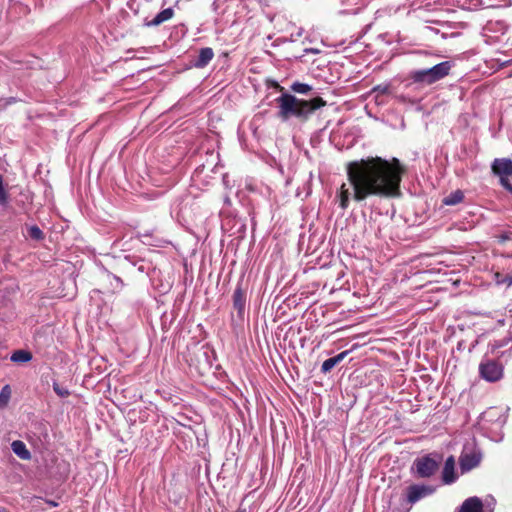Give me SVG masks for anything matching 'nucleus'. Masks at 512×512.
I'll return each mask as SVG.
<instances>
[{"instance_id":"f257e3e1","label":"nucleus","mask_w":512,"mask_h":512,"mask_svg":"<svg viewBox=\"0 0 512 512\" xmlns=\"http://www.w3.org/2000/svg\"><path fill=\"white\" fill-rule=\"evenodd\" d=\"M406 173V166L395 157L387 160L379 156H370L348 162V185L343 183L337 192L339 207L346 210L351 199L359 203L369 197H399L402 178Z\"/></svg>"},{"instance_id":"f03ea898","label":"nucleus","mask_w":512,"mask_h":512,"mask_svg":"<svg viewBox=\"0 0 512 512\" xmlns=\"http://www.w3.org/2000/svg\"><path fill=\"white\" fill-rule=\"evenodd\" d=\"M275 100L278 104L277 116L282 121H287L294 117L301 122H305L309 119L312 113L327 104L321 97L304 100L286 92H283Z\"/></svg>"},{"instance_id":"7ed1b4c3","label":"nucleus","mask_w":512,"mask_h":512,"mask_svg":"<svg viewBox=\"0 0 512 512\" xmlns=\"http://www.w3.org/2000/svg\"><path fill=\"white\" fill-rule=\"evenodd\" d=\"M183 358L190 367H194L199 374L204 375L212 367L214 350L206 344H194L183 354Z\"/></svg>"},{"instance_id":"20e7f679","label":"nucleus","mask_w":512,"mask_h":512,"mask_svg":"<svg viewBox=\"0 0 512 512\" xmlns=\"http://www.w3.org/2000/svg\"><path fill=\"white\" fill-rule=\"evenodd\" d=\"M453 63L443 61L431 68L415 70L409 73L408 78L415 84L432 85L449 75Z\"/></svg>"},{"instance_id":"39448f33","label":"nucleus","mask_w":512,"mask_h":512,"mask_svg":"<svg viewBox=\"0 0 512 512\" xmlns=\"http://www.w3.org/2000/svg\"><path fill=\"white\" fill-rule=\"evenodd\" d=\"M492 173L499 177L500 184L512 193V184L509 177L512 176V160L508 158H496L491 165Z\"/></svg>"},{"instance_id":"423d86ee","label":"nucleus","mask_w":512,"mask_h":512,"mask_svg":"<svg viewBox=\"0 0 512 512\" xmlns=\"http://www.w3.org/2000/svg\"><path fill=\"white\" fill-rule=\"evenodd\" d=\"M480 376L488 382H496L503 377V366L495 360L483 359L479 365Z\"/></svg>"},{"instance_id":"0eeeda50","label":"nucleus","mask_w":512,"mask_h":512,"mask_svg":"<svg viewBox=\"0 0 512 512\" xmlns=\"http://www.w3.org/2000/svg\"><path fill=\"white\" fill-rule=\"evenodd\" d=\"M506 412L502 408L491 407L487 409L481 416V421L487 428L495 426V428H502L506 423Z\"/></svg>"},{"instance_id":"6e6552de","label":"nucleus","mask_w":512,"mask_h":512,"mask_svg":"<svg viewBox=\"0 0 512 512\" xmlns=\"http://www.w3.org/2000/svg\"><path fill=\"white\" fill-rule=\"evenodd\" d=\"M233 311L236 312V318L244 320L246 317L247 289L238 284L232 295Z\"/></svg>"},{"instance_id":"1a4fd4ad","label":"nucleus","mask_w":512,"mask_h":512,"mask_svg":"<svg viewBox=\"0 0 512 512\" xmlns=\"http://www.w3.org/2000/svg\"><path fill=\"white\" fill-rule=\"evenodd\" d=\"M414 465L420 477H430L438 468V462L429 456L417 459Z\"/></svg>"},{"instance_id":"9d476101","label":"nucleus","mask_w":512,"mask_h":512,"mask_svg":"<svg viewBox=\"0 0 512 512\" xmlns=\"http://www.w3.org/2000/svg\"><path fill=\"white\" fill-rule=\"evenodd\" d=\"M480 461L481 456L476 452L463 453L459 459L461 471L465 473L472 470L479 465Z\"/></svg>"},{"instance_id":"9b49d317","label":"nucleus","mask_w":512,"mask_h":512,"mask_svg":"<svg viewBox=\"0 0 512 512\" xmlns=\"http://www.w3.org/2000/svg\"><path fill=\"white\" fill-rule=\"evenodd\" d=\"M430 493H432V490L427 486L413 485L408 488L407 498L410 503H415Z\"/></svg>"},{"instance_id":"f8f14e48","label":"nucleus","mask_w":512,"mask_h":512,"mask_svg":"<svg viewBox=\"0 0 512 512\" xmlns=\"http://www.w3.org/2000/svg\"><path fill=\"white\" fill-rule=\"evenodd\" d=\"M442 479L445 484H451L457 479V474L455 472V459L453 456L448 457L445 461L442 471Z\"/></svg>"},{"instance_id":"ddd939ff","label":"nucleus","mask_w":512,"mask_h":512,"mask_svg":"<svg viewBox=\"0 0 512 512\" xmlns=\"http://www.w3.org/2000/svg\"><path fill=\"white\" fill-rule=\"evenodd\" d=\"M175 12L173 8H166L159 12L152 20L146 21L145 26L147 27H153V26H159L163 24L166 21H169L173 18Z\"/></svg>"},{"instance_id":"4468645a","label":"nucleus","mask_w":512,"mask_h":512,"mask_svg":"<svg viewBox=\"0 0 512 512\" xmlns=\"http://www.w3.org/2000/svg\"><path fill=\"white\" fill-rule=\"evenodd\" d=\"M483 504L480 498H467L459 508V512H482Z\"/></svg>"},{"instance_id":"2eb2a0df","label":"nucleus","mask_w":512,"mask_h":512,"mask_svg":"<svg viewBox=\"0 0 512 512\" xmlns=\"http://www.w3.org/2000/svg\"><path fill=\"white\" fill-rule=\"evenodd\" d=\"M214 57V52L212 48L205 47L201 48L199 51V55L197 59L195 60V67L197 68H203L205 67Z\"/></svg>"},{"instance_id":"dca6fc26","label":"nucleus","mask_w":512,"mask_h":512,"mask_svg":"<svg viewBox=\"0 0 512 512\" xmlns=\"http://www.w3.org/2000/svg\"><path fill=\"white\" fill-rule=\"evenodd\" d=\"M349 352H350L349 350H346V351L339 353L338 355H336L334 357H331V358L325 360L322 363L321 371L323 373L330 372L337 364H339L341 361L344 360V358L349 354Z\"/></svg>"},{"instance_id":"f3484780","label":"nucleus","mask_w":512,"mask_h":512,"mask_svg":"<svg viewBox=\"0 0 512 512\" xmlns=\"http://www.w3.org/2000/svg\"><path fill=\"white\" fill-rule=\"evenodd\" d=\"M12 451L22 460H30L31 453L27 449L25 443L20 440H15L11 443Z\"/></svg>"},{"instance_id":"a211bd4d","label":"nucleus","mask_w":512,"mask_h":512,"mask_svg":"<svg viewBox=\"0 0 512 512\" xmlns=\"http://www.w3.org/2000/svg\"><path fill=\"white\" fill-rule=\"evenodd\" d=\"M463 199H464L463 192L461 190H456V191L450 193L448 196H446L442 200V203L447 206H453V205L461 203L463 201Z\"/></svg>"},{"instance_id":"6ab92c4d","label":"nucleus","mask_w":512,"mask_h":512,"mask_svg":"<svg viewBox=\"0 0 512 512\" xmlns=\"http://www.w3.org/2000/svg\"><path fill=\"white\" fill-rule=\"evenodd\" d=\"M10 359L15 363H27L32 359V354L27 350H16Z\"/></svg>"},{"instance_id":"aec40b11","label":"nucleus","mask_w":512,"mask_h":512,"mask_svg":"<svg viewBox=\"0 0 512 512\" xmlns=\"http://www.w3.org/2000/svg\"><path fill=\"white\" fill-rule=\"evenodd\" d=\"M12 395V390L9 385H5L2 387L0 391V409H4L7 407Z\"/></svg>"},{"instance_id":"412c9836","label":"nucleus","mask_w":512,"mask_h":512,"mask_svg":"<svg viewBox=\"0 0 512 512\" xmlns=\"http://www.w3.org/2000/svg\"><path fill=\"white\" fill-rule=\"evenodd\" d=\"M291 90L299 94H307L312 90V87L306 83L294 82L291 85Z\"/></svg>"},{"instance_id":"4be33fe9","label":"nucleus","mask_w":512,"mask_h":512,"mask_svg":"<svg viewBox=\"0 0 512 512\" xmlns=\"http://www.w3.org/2000/svg\"><path fill=\"white\" fill-rule=\"evenodd\" d=\"M28 235L30 236V238L34 239V240H43L44 239V233L42 232V230L36 226V225H33L31 226L29 229H28Z\"/></svg>"},{"instance_id":"5701e85b","label":"nucleus","mask_w":512,"mask_h":512,"mask_svg":"<svg viewBox=\"0 0 512 512\" xmlns=\"http://www.w3.org/2000/svg\"><path fill=\"white\" fill-rule=\"evenodd\" d=\"M8 203V193L3 185V176L0 174V205L5 206Z\"/></svg>"},{"instance_id":"b1692460","label":"nucleus","mask_w":512,"mask_h":512,"mask_svg":"<svg viewBox=\"0 0 512 512\" xmlns=\"http://www.w3.org/2000/svg\"><path fill=\"white\" fill-rule=\"evenodd\" d=\"M53 389L61 397H66L69 395L68 390L61 388L57 383H54Z\"/></svg>"},{"instance_id":"393cba45","label":"nucleus","mask_w":512,"mask_h":512,"mask_svg":"<svg viewBox=\"0 0 512 512\" xmlns=\"http://www.w3.org/2000/svg\"><path fill=\"white\" fill-rule=\"evenodd\" d=\"M373 91L379 92L381 94H388L390 92V87L388 85H378L373 89Z\"/></svg>"},{"instance_id":"a878e982","label":"nucleus","mask_w":512,"mask_h":512,"mask_svg":"<svg viewBox=\"0 0 512 512\" xmlns=\"http://www.w3.org/2000/svg\"><path fill=\"white\" fill-rule=\"evenodd\" d=\"M266 84H267V87H268V88H274V89H276V90H278V91H281V92L284 90V88H283V87H281V86H280L277 82H275V81L267 80V81H266Z\"/></svg>"},{"instance_id":"bb28decb","label":"nucleus","mask_w":512,"mask_h":512,"mask_svg":"<svg viewBox=\"0 0 512 512\" xmlns=\"http://www.w3.org/2000/svg\"><path fill=\"white\" fill-rule=\"evenodd\" d=\"M501 282L507 284V286H512V276L506 275Z\"/></svg>"},{"instance_id":"cd10ccee","label":"nucleus","mask_w":512,"mask_h":512,"mask_svg":"<svg viewBox=\"0 0 512 512\" xmlns=\"http://www.w3.org/2000/svg\"><path fill=\"white\" fill-rule=\"evenodd\" d=\"M503 277L504 276L501 273H499V272L495 273V279L498 284L502 283L501 281L503 280Z\"/></svg>"},{"instance_id":"c85d7f7f","label":"nucleus","mask_w":512,"mask_h":512,"mask_svg":"<svg viewBox=\"0 0 512 512\" xmlns=\"http://www.w3.org/2000/svg\"><path fill=\"white\" fill-rule=\"evenodd\" d=\"M508 239H509V236L507 234H502V235L499 236V242L500 243H504Z\"/></svg>"},{"instance_id":"c756f323","label":"nucleus","mask_w":512,"mask_h":512,"mask_svg":"<svg viewBox=\"0 0 512 512\" xmlns=\"http://www.w3.org/2000/svg\"><path fill=\"white\" fill-rule=\"evenodd\" d=\"M236 512H246L245 509L239 508Z\"/></svg>"}]
</instances>
